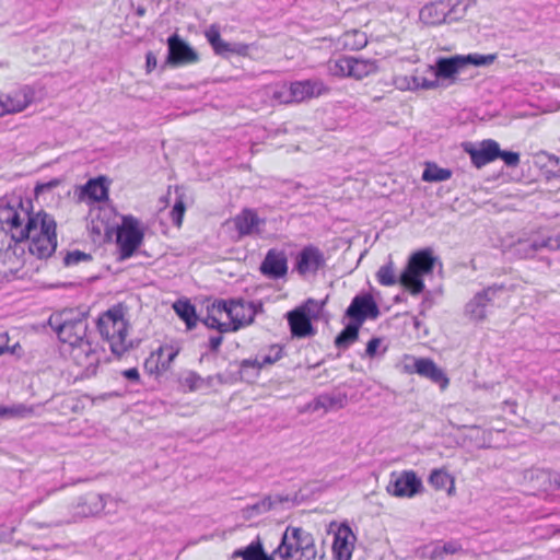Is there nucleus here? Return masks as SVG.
Returning <instances> with one entry per match:
<instances>
[{
	"instance_id": "f257e3e1",
	"label": "nucleus",
	"mask_w": 560,
	"mask_h": 560,
	"mask_svg": "<svg viewBox=\"0 0 560 560\" xmlns=\"http://www.w3.org/2000/svg\"><path fill=\"white\" fill-rule=\"evenodd\" d=\"M0 224L14 242H22L38 257L51 256L57 248V223L45 211H34L31 201L12 198L0 201Z\"/></svg>"
},
{
	"instance_id": "f03ea898",
	"label": "nucleus",
	"mask_w": 560,
	"mask_h": 560,
	"mask_svg": "<svg viewBox=\"0 0 560 560\" xmlns=\"http://www.w3.org/2000/svg\"><path fill=\"white\" fill-rule=\"evenodd\" d=\"M495 55L492 54L478 52L441 56L428 67V72L434 77L438 89L447 88L456 84L462 72L469 66L489 67L495 61Z\"/></svg>"
},
{
	"instance_id": "7ed1b4c3",
	"label": "nucleus",
	"mask_w": 560,
	"mask_h": 560,
	"mask_svg": "<svg viewBox=\"0 0 560 560\" xmlns=\"http://www.w3.org/2000/svg\"><path fill=\"white\" fill-rule=\"evenodd\" d=\"M102 336L109 342L112 351L122 355L133 347L129 335V325L126 315L120 308H113L104 313L98 320Z\"/></svg>"
},
{
	"instance_id": "20e7f679",
	"label": "nucleus",
	"mask_w": 560,
	"mask_h": 560,
	"mask_svg": "<svg viewBox=\"0 0 560 560\" xmlns=\"http://www.w3.org/2000/svg\"><path fill=\"white\" fill-rule=\"evenodd\" d=\"M435 257L432 249L415 252L408 258L406 268L399 277L400 285L409 293L417 295L424 289L423 276L432 272Z\"/></svg>"
},
{
	"instance_id": "39448f33",
	"label": "nucleus",
	"mask_w": 560,
	"mask_h": 560,
	"mask_svg": "<svg viewBox=\"0 0 560 560\" xmlns=\"http://www.w3.org/2000/svg\"><path fill=\"white\" fill-rule=\"evenodd\" d=\"M279 552L283 560H314L316 547L313 536L300 527H288Z\"/></svg>"
},
{
	"instance_id": "423d86ee",
	"label": "nucleus",
	"mask_w": 560,
	"mask_h": 560,
	"mask_svg": "<svg viewBox=\"0 0 560 560\" xmlns=\"http://www.w3.org/2000/svg\"><path fill=\"white\" fill-rule=\"evenodd\" d=\"M116 244L122 257H130L142 244L144 226L131 215H122L116 226Z\"/></svg>"
},
{
	"instance_id": "0eeeda50",
	"label": "nucleus",
	"mask_w": 560,
	"mask_h": 560,
	"mask_svg": "<svg viewBox=\"0 0 560 560\" xmlns=\"http://www.w3.org/2000/svg\"><path fill=\"white\" fill-rule=\"evenodd\" d=\"M70 357L74 365L79 369L80 376L89 378L96 375L98 371L102 351L97 343L88 339L71 349Z\"/></svg>"
},
{
	"instance_id": "6e6552de",
	"label": "nucleus",
	"mask_w": 560,
	"mask_h": 560,
	"mask_svg": "<svg viewBox=\"0 0 560 560\" xmlns=\"http://www.w3.org/2000/svg\"><path fill=\"white\" fill-rule=\"evenodd\" d=\"M199 52L186 39L177 34L167 38L165 65L171 68L187 67L199 61Z\"/></svg>"
},
{
	"instance_id": "1a4fd4ad",
	"label": "nucleus",
	"mask_w": 560,
	"mask_h": 560,
	"mask_svg": "<svg viewBox=\"0 0 560 560\" xmlns=\"http://www.w3.org/2000/svg\"><path fill=\"white\" fill-rule=\"evenodd\" d=\"M190 201V196L184 188L174 187L168 188L166 192L159 198L156 208L162 211L171 206L172 221L177 228H179L182 226L184 213Z\"/></svg>"
},
{
	"instance_id": "9d476101",
	"label": "nucleus",
	"mask_w": 560,
	"mask_h": 560,
	"mask_svg": "<svg viewBox=\"0 0 560 560\" xmlns=\"http://www.w3.org/2000/svg\"><path fill=\"white\" fill-rule=\"evenodd\" d=\"M62 322L57 329L58 338L62 343L69 345L71 350L88 340V328L84 320L71 316L70 313L62 314Z\"/></svg>"
},
{
	"instance_id": "9b49d317",
	"label": "nucleus",
	"mask_w": 560,
	"mask_h": 560,
	"mask_svg": "<svg viewBox=\"0 0 560 560\" xmlns=\"http://www.w3.org/2000/svg\"><path fill=\"white\" fill-rule=\"evenodd\" d=\"M179 353L175 343H165L152 351L144 361V369L151 375H162L171 369L174 359Z\"/></svg>"
},
{
	"instance_id": "f8f14e48",
	"label": "nucleus",
	"mask_w": 560,
	"mask_h": 560,
	"mask_svg": "<svg viewBox=\"0 0 560 560\" xmlns=\"http://www.w3.org/2000/svg\"><path fill=\"white\" fill-rule=\"evenodd\" d=\"M402 369L407 373H418L421 376L430 378L436 383L442 389L448 385V378L444 372L431 360L405 358Z\"/></svg>"
},
{
	"instance_id": "ddd939ff",
	"label": "nucleus",
	"mask_w": 560,
	"mask_h": 560,
	"mask_svg": "<svg viewBox=\"0 0 560 560\" xmlns=\"http://www.w3.org/2000/svg\"><path fill=\"white\" fill-rule=\"evenodd\" d=\"M291 334L296 338H308L315 335L316 330L312 324L314 318L310 304L302 305L287 315Z\"/></svg>"
},
{
	"instance_id": "4468645a",
	"label": "nucleus",
	"mask_w": 560,
	"mask_h": 560,
	"mask_svg": "<svg viewBox=\"0 0 560 560\" xmlns=\"http://www.w3.org/2000/svg\"><path fill=\"white\" fill-rule=\"evenodd\" d=\"M319 94L320 88L313 82H294L277 91V97L282 103L303 102Z\"/></svg>"
},
{
	"instance_id": "2eb2a0df",
	"label": "nucleus",
	"mask_w": 560,
	"mask_h": 560,
	"mask_svg": "<svg viewBox=\"0 0 560 560\" xmlns=\"http://www.w3.org/2000/svg\"><path fill=\"white\" fill-rule=\"evenodd\" d=\"M34 100V91L30 86L18 88L0 96V115L25 109Z\"/></svg>"
},
{
	"instance_id": "dca6fc26",
	"label": "nucleus",
	"mask_w": 560,
	"mask_h": 560,
	"mask_svg": "<svg viewBox=\"0 0 560 560\" xmlns=\"http://www.w3.org/2000/svg\"><path fill=\"white\" fill-rule=\"evenodd\" d=\"M205 323L208 327L220 331L234 330V322L230 316L229 304L223 301L213 302L208 306V314Z\"/></svg>"
},
{
	"instance_id": "f3484780",
	"label": "nucleus",
	"mask_w": 560,
	"mask_h": 560,
	"mask_svg": "<svg viewBox=\"0 0 560 560\" xmlns=\"http://www.w3.org/2000/svg\"><path fill=\"white\" fill-rule=\"evenodd\" d=\"M422 490L421 479L412 471L399 474L390 485L389 491L395 497L411 498Z\"/></svg>"
},
{
	"instance_id": "a211bd4d",
	"label": "nucleus",
	"mask_w": 560,
	"mask_h": 560,
	"mask_svg": "<svg viewBox=\"0 0 560 560\" xmlns=\"http://www.w3.org/2000/svg\"><path fill=\"white\" fill-rule=\"evenodd\" d=\"M428 483L435 491L443 492L448 498L456 494V476L454 471L446 466L431 470L428 477Z\"/></svg>"
},
{
	"instance_id": "6ab92c4d",
	"label": "nucleus",
	"mask_w": 560,
	"mask_h": 560,
	"mask_svg": "<svg viewBox=\"0 0 560 560\" xmlns=\"http://www.w3.org/2000/svg\"><path fill=\"white\" fill-rule=\"evenodd\" d=\"M12 241V238L9 240L5 235L0 234V272L3 273L14 272L22 262L18 242L13 244Z\"/></svg>"
},
{
	"instance_id": "aec40b11",
	"label": "nucleus",
	"mask_w": 560,
	"mask_h": 560,
	"mask_svg": "<svg viewBox=\"0 0 560 560\" xmlns=\"http://www.w3.org/2000/svg\"><path fill=\"white\" fill-rule=\"evenodd\" d=\"M465 151L470 155L474 165L481 167L499 156L500 148L497 142L487 140L481 142L478 147L466 144Z\"/></svg>"
},
{
	"instance_id": "412c9836",
	"label": "nucleus",
	"mask_w": 560,
	"mask_h": 560,
	"mask_svg": "<svg viewBox=\"0 0 560 560\" xmlns=\"http://www.w3.org/2000/svg\"><path fill=\"white\" fill-rule=\"evenodd\" d=\"M354 545V536L349 527L340 526L332 542V556L335 560H350Z\"/></svg>"
},
{
	"instance_id": "4be33fe9",
	"label": "nucleus",
	"mask_w": 560,
	"mask_h": 560,
	"mask_svg": "<svg viewBox=\"0 0 560 560\" xmlns=\"http://www.w3.org/2000/svg\"><path fill=\"white\" fill-rule=\"evenodd\" d=\"M228 224L234 229L238 235H249L259 232L261 220L256 212L243 210L233 217Z\"/></svg>"
},
{
	"instance_id": "5701e85b",
	"label": "nucleus",
	"mask_w": 560,
	"mask_h": 560,
	"mask_svg": "<svg viewBox=\"0 0 560 560\" xmlns=\"http://www.w3.org/2000/svg\"><path fill=\"white\" fill-rule=\"evenodd\" d=\"M206 37L212 48L215 50L219 55H231V54H242V55H249L248 47L240 46V45H232L224 40L220 34V31L217 26H210L206 31Z\"/></svg>"
},
{
	"instance_id": "b1692460",
	"label": "nucleus",
	"mask_w": 560,
	"mask_h": 560,
	"mask_svg": "<svg viewBox=\"0 0 560 560\" xmlns=\"http://www.w3.org/2000/svg\"><path fill=\"white\" fill-rule=\"evenodd\" d=\"M260 270L264 275L271 278L283 277L288 271V259L284 253L270 250L266 255Z\"/></svg>"
},
{
	"instance_id": "393cba45",
	"label": "nucleus",
	"mask_w": 560,
	"mask_h": 560,
	"mask_svg": "<svg viewBox=\"0 0 560 560\" xmlns=\"http://www.w3.org/2000/svg\"><path fill=\"white\" fill-rule=\"evenodd\" d=\"M377 314V306L370 295L357 296L348 308V315L359 324L366 317L375 318Z\"/></svg>"
},
{
	"instance_id": "a878e982",
	"label": "nucleus",
	"mask_w": 560,
	"mask_h": 560,
	"mask_svg": "<svg viewBox=\"0 0 560 560\" xmlns=\"http://www.w3.org/2000/svg\"><path fill=\"white\" fill-rule=\"evenodd\" d=\"M228 304L231 319L234 322V330L253 322L256 310L252 303L231 301Z\"/></svg>"
},
{
	"instance_id": "bb28decb",
	"label": "nucleus",
	"mask_w": 560,
	"mask_h": 560,
	"mask_svg": "<svg viewBox=\"0 0 560 560\" xmlns=\"http://www.w3.org/2000/svg\"><path fill=\"white\" fill-rule=\"evenodd\" d=\"M105 506V498L101 493L91 491L80 498L77 509L83 516H96L104 511Z\"/></svg>"
},
{
	"instance_id": "cd10ccee",
	"label": "nucleus",
	"mask_w": 560,
	"mask_h": 560,
	"mask_svg": "<svg viewBox=\"0 0 560 560\" xmlns=\"http://www.w3.org/2000/svg\"><path fill=\"white\" fill-rule=\"evenodd\" d=\"M324 265V257L319 249L304 248L298 256L296 268L300 273L314 272Z\"/></svg>"
},
{
	"instance_id": "c85d7f7f",
	"label": "nucleus",
	"mask_w": 560,
	"mask_h": 560,
	"mask_svg": "<svg viewBox=\"0 0 560 560\" xmlns=\"http://www.w3.org/2000/svg\"><path fill=\"white\" fill-rule=\"evenodd\" d=\"M404 88L410 91L438 90L434 77H432L428 71L423 73L416 71Z\"/></svg>"
},
{
	"instance_id": "c756f323",
	"label": "nucleus",
	"mask_w": 560,
	"mask_h": 560,
	"mask_svg": "<svg viewBox=\"0 0 560 560\" xmlns=\"http://www.w3.org/2000/svg\"><path fill=\"white\" fill-rule=\"evenodd\" d=\"M459 545L452 541L435 542L427 548V556L432 560H441L445 556L454 555L459 551Z\"/></svg>"
},
{
	"instance_id": "7c9ffc66",
	"label": "nucleus",
	"mask_w": 560,
	"mask_h": 560,
	"mask_svg": "<svg viewBox=\"0 0 560 560\" xmlns=\"http://www.w3.org/2000/svg\"><path fill=\"white\" fill-rule=\"evenodd\" d=\"M452 172L447 168L441 167L435 163H427L422 173L424 182H444L450 179Z\"/></svg>"
},
{
	"instance_id": "2f4dec72",
	"label": "nucleus",
	"mask_w": 560,
	"mask_h": 560,
	"mask_svg": "<svg viewBox=\"0 0 560 560\" xmlns=\"http://www.w3.org/2000/svg\"><path fill=\"white\" fill-rule=\"evenodd\" d=\"M173 308L175 313L185 322L188 328H191L197 323V316L194 306L185 300H179L174 303Z\"/></svg>"
},
{
	"instance_id": "473e14b6",
	"label": "nucleus",
	"mask_w": 560,
	"mask_h": 560,
	"mask_svg": "<svg viewBox=\"0 0 560 560\" xmlns=\"http://www.w3.org/2000/svg\"><path fill=\"white\" fill-rule=\"evenodd\" d=\"M233 557H240L243 560H273L271 556L264 551L261 545L258 542L235 551Z\"/></svg>"
},
{
	"instance_id": "72a5a7b5",
	"label": "nucleus",
	"mask_w": 560,
	"mask_h": 560,
	"mask_svg": "<svg viewBox=\"0 0 560 560\" xmlns=\"http://www.w3.org/2000/svg\"><path fill=\"white\" fill-rule=\"evenodd\" d=\"M108 186L104 178L90 180L85 188L84 194L93 200H103L107 197Z\"/></svg>"
},
{
	"instance_id": "f704fd0d",
	"label": "nucleus",
	"mask_w": 560,
	"mask_h": 560,
	"mask_svg": "<svg viewBox=\"0 0 560 560\" xmlns=\"http://www.w3.org/2000/svg\"><path fill=\"white\" fill-rule=\"evenodd\" d=\"M351 77L362 79L376 71V65L368 60L352 59Z\"/></svg>"
},
{
	"instance_id": "c9c22d12",
	"label": "nucleus",
	"mask_w": 560,
	"mask_h": 560,
	"mask_svg": "<svg viewBox=\"0 0 560 560\" xmlns=\"http://www.w3.org/2000/svg\"><path fill=\"white\" fill-rule=\"evenodd\" d=\"M376 278L383 285H394L399 281L393 261L382 266L376 272Z\"/></svg>"
},
{
	"instance_id": "e433bc0d",
	"label": "nucleus",
	"mask_w": 560,
	"mask_h": 560,
	"mask_svg": "<svg viewBox=\"0 0 560 560\" xmlns=\"http://www.w3.org/2000/svg\"><path fill=\"white\" fill-rule=\"evenodd\" d=\"M352 58H339L334 61V63L330 66V71L335 75L339 77H351V70H352Z\"/></svg>"
},
{
	"instance_id": "4c0bfd02",
	"label": "nucleus",
	"mask_w": 560,
	"mask_h": 560,
	"mask_svg": "<svg viewBox=\"0 0 560 560\" xmlns=\"http://www.w3.org/2000/svg\"><path fill=\"white\" fill-rule=\"evenodd\" d=\"M359 325H349L346 329L339 335L336 342L338 346H346L352 341H354L358 337Z\"/></svg>"
},
{
	"instance_id": "58836bf2",
	"label": "nucleus",
	"mask_w": 560,
	"mask_h": 560,
	"mask_svg": "<svg viewBox=\"0 0 560 560\" xmlns=\"http://www.w3.org/2000/svg\"><path fill=\"white\" fill-rule=\"evenodd\" d=\"M345 44L351 48H362L366 45V37L363 33L353 31L346 35Z\"/></svg>"
},
{
	"instance_id": "ea45409f",
	"label": "nucleus",
	"mask_w": 560,
	"mask_h": 560,
	"mask_svg": "<svg viewBox=\"0 0 560 560\" xmlns=\"http://www.w3.org/2000/svg\"><path fill=\"white\" fill-rule=\"evenodd\" d=\"M159 66V55L155 51H148L144 56L145 74H151Z\"/></svg>"
},
{
	"instance_id": "a19ab883",
	"label": "nucleus",
	"mask_w": 560,
	"mask_h": 560,
	"mask_svg": "<svg viewBox=\"0 0 560 560\" xmlns=\"http://www.w3.org/2000/svg\"><path fill=\"white\" fill-rule=\"evenodd\" d=\"M90 256L88 254L81 253L79 250L69 252L65 258V261L68 266H74L82 261H89Z\"/></svg>"
},
{
	"instance_id": "79ce46f5",
	"label": "nucleus",
	"mask_w": 560,
	"mask_h": 560,
	"mask_svg": "<svg viewBox=\"0 0 560 560\" xmlns=\"http://www.w3.org/2000/svg\"><path fill=\"white\" fill-rule=\"evenodd\" d=\"M501 158L506 165L515 166L520 162V156L515 152H509V151H501L499 153V156Z\"/></svg>"
},
{
	"instance_id": "37998d69",
	"label": "nucleus",
	"mask_w": 560,
	"mask_h": 560,
	"mask_svg": "<svg viewBox=\"0 0 560 560\" xmlns=\"http://www.w3.org/2000/svg\"><path fill=\"white\" fill-rule=\"evenodd\" d=\"M107 217V213L106 212H103V213H100L98 214V219L102 221L100 224L98 223H94L93 222V225H92V229L95 233L97 234H108L109 231H108V226L107 224L104 222V219Z\"/></svg>"
},
{
	"instance_id": "c03bdc74",
	"label": "nucleus",
	"mask_w": 560,
	"mask_h": 560,
	"mask_svg": "<svg viewBox=\"0 0 560 560\" xmlns=\"http://www.w3.org/2000/svg\"><path fill=\"white\" fill-rule=\"evenodd\" d=\"M121 374L126 380L132 383H138L140 381V373L136 368L127 369L122 371Z\"/></svg>"
},
{
	"instance_id": "a18cd8bd",
	"label": "nucleus",
	"mask_w": 560,
	"mask_h": 560,
	"mask_svg": "<svg viewBox=\"0 0 560 560\" xmlns=\"http://www.w3.org/2000/svg\"><path fill=\"white\" fill-rule=\"evenodd\" d=\"M381 346V339L374 338L366 346V354L373 357L376 354L377 349Z\"/></svg>"
},
{
	"instance_id": "49530a36",
	"label": "nucleus",
	"mask_w": 560,
	"mask_h": 560,
	"mask_svg": "<svg viewBox=\"0 0 560 560\" xmlns=\"http://www.w3.org/2000/svg\"><path fill=\"white\" fill-rule=\"evenodd\" d=\"M438 5L430 4L422 9L421 11V18L427 22H432L430 18L432 16L433 11H436Z\"/></svg>"
},
{
	"instance_id": "de8ad7c7",
	"label": "nucleus",
	"mask_w": 560,
	"mask_h": 560,
	"mask_svg": "<svg viewBox=\"0 0 560 560\" xmlns=\"http://www.w3.org/2000/svg\"><path fill=\"white\" fill-rule=\"evenodd\" d=\"M277 350V358H279L280 355V349H276Z\"/></svg>"
}]
</instances>
